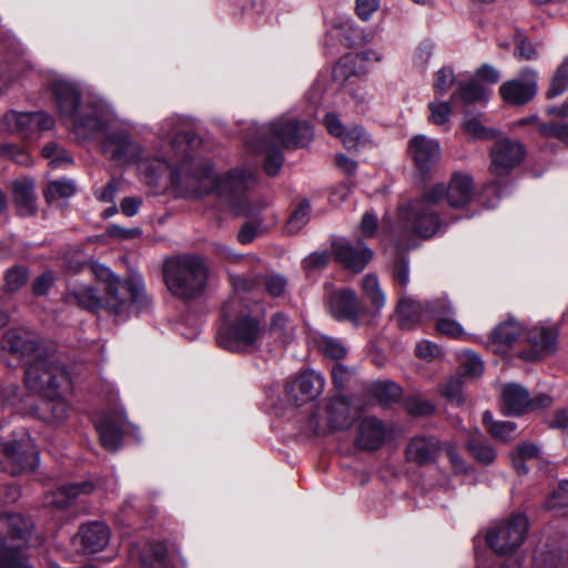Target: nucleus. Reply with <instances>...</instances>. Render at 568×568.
I'll list each match as a JSON object with an SVG mask.
<instances>
[{
	"label": "nucleus",
	"mask_w": 568,
	"mask_h": 568,
	"mask_svg": "<svg viewBox=\"0 0 568 568\" xmlns=\"http://www.w3.org/2000/svg\"><path fill=\"white\" fill-rule=\"evenodd\" d=\"M179 118L166 119L161 125V139L172 138V154L165 156L168 166L162 173L170 170L171 184L183 196L202 199L212 194L234 214L250 217L251 221L241 226L237 240L242 244L252 243L267 231L260 213L267 207L268 202L264 199L250 197V191L257 184L256 170L240 166L219 174L211 162H194L191 149L197 138L191 131L179 129Z\"/></svg>",
	"instance_id": "nucleus-1"
},
{
	"label": "nucleus",
	"mask_w": 568,
	"mask_h": 568,
	"mask_svg": "<svg viewBox=\"0 0 568 568\" xmlns=\"http://www.w3.org/2000/svg\"><path fill=\"white\" fill-rule=\"evenodd\" d=\"M51 90L61 116L72 125L78 139L90 140L104 133L101 148L103 153L121 163H138L139 171L148 184L155 183L168 166V153L144 156L141 146L122 130H109L115 120L111 105L102 99H82L77 83L59 77Z\"/></svg>",
	"instance_id": "nucleus-2"
},
{
	"label": "nucleus",
	"mask_w": 568,
	"mask_h": 568,
	"mask_svg": "<svg viewBox=\"0 0 568 568\" xmlns=\"http://www.w3.org/2000/svg\"><path fill=\"white\" fill-rule=\"evenodd\" d=\"M474 194L471 178L467 174L455 173L447 186L435 184L426 190L419 199L413 200L398 209V217L422 237H432L440 230L437 206L446 197L452 207L467 205Z\"/></svg>",
	"instance_id": "nucleus-3"
},
{
	"label": "nucleus",
	"mask_w": 568,
	"mask_h": 568,
	"mask_svg": "<svg viewBox=\"0 0 568 568\" xmlns=\"http://www.w3.org/2000/svg\"><path fill=\"white\" fill-rule=\"evenodd\" d=\"M254 136L245 138L246 145L255 152L265 153L264 170L270 176L278 174L283 165V154L278 146L302 148L314 136L312 125L292 115H283L267 125L255 129Z\"/></svg>",
	"instance_id": "nucleus-4"
},
{
	"label": "nucleus",
	"mask_w": 568,
	"mask_h": 568,
	"mask_svg": "<svg viewBox=\"0 0 568 568\" xmlns=\"http://www.w3.org/2000/svg\"><path fill=\"white\" fill-rule=\"evenodd\" d=\"M209 268L201 256L185 254L173 257L164 264V281L168 290L176 297L191 301L204 294Z\"/></svg>",
	"instance_id": "nucleus-5"
},
{
	"label": "nucleus",
	"mask_w": 568,
	"mask_h": 568,
	"mask_svg": "<svg viewBox=\"0 0 568 568\" xmlns=\"http://www.w3.org/2000/svg\"><path fill=\"white\" fill-rule=\"evenodd\" d=\"M240 304V298L235 295L231 297L223 306V314L229 321L217 333L219 345L230 352H246L257 346L262 336L260 322L251 316L242 314L232 321L233 313Z\"/></svg>",
	"instance_id": "nucleus-6"
},
{
	"label": "nucleus",
	"mask_w": 568,
	"mask_h": 568,
	"mask_svg": "<svg viewBox=\"0 0 568 568\" xmlns=\"http://www.w3.org/2000/svg\"><path fill=\"white\" fill-rule=\"evenodd\" d=\"M26 387L41 396H54L58 389H64L69 385V378L63 367L44 354H38L27 363L24 373Z\"/></svg>",
	"instance_id": "nucleus-7"
},
{
	"label": "nucleus",
	"mask_w": 568,
	"mask_h": 568,
	"mask_svg": "<svg viewBox=\"0 0 568 568\" xmlns=\"http://www.w3.org/2000/svg\"><path fill=\"white\" fill-rule=\"evenodd\" d=\"M527 530V517L518 514L495 525L488 531L486 541L498 556H509L521 546Z\"/></svg>",
	"instance_id": "nucleus-8"
},
{
	"label": "nucleus",
	"mask_w": 568,
	"mask_h": 568,
	"mask_svg": "<svg viewBox=\"0 0 568 568\" xmlns=\"http://www.w3.org/2000/svg\"><path fill=\"white\" fill-rule=\"evenodd\" d=\"M98 276L105 283L104 307L114 314L123 311L129 298L136 301L144 292L141 280L122 281L108 267L99 266Z\"/></svg>",
	"instance_id": "nucleus-9"
},
{
	"label": "nucleus",
	"mask_w": 568,
	"mask_h": 568,
	"mask_svg": "<svg viewBox=\"0 0 568 568\" xmlns=\"http://www.w3.org/2000/svg\"><path fill=\"white\" fill-rule=\"evenodd\" d=\"M329 312L336 320L352 322L355 326L374 324L375 314L362 307L356 293L352 290L335 291L328 298Z\"/></svg>",
	"instance_id": "nucleus-10"
},
{
	"label": "nucleus",
	"mask_w": 568,
	"mask_h": 568,
	"mask_svg": "<svg viewBox=\"0 0 568 568\" xmlns=\"http://www.w3.org/2000/svg\"><path fill=\"white\" fill-rule=\"evenodd\" d=\"M38 463V453L29 437L12 443L0 442V470L13 476L33 468Z\"/></svg>",
	"instance_id": "nucleus-11"
},
{
	"label": "nucleus",
	"mask_w": 568,
	"mask_h": 568,
	"mask_svg": "<svg viewBox=\"0 0 568 568\" xmlns=\"http://www.w3.org/2000/svg\"><path fill=\"white\" fill-rule=\"evenodd\" d=\"M30 524L19 514H0V554L20 552L27 546Z\"/></svg>",
	"instance_id": "nucleus-12"
},
{
	"label": "nucleus",
	"mask_w": 568,
	"mask_h": 568,
	"mask_svg": "<svg viewBox=\"0 0 568 568\" xmlns=\"http://www.w3.org/2000/svg\"><path fill=\"white\" fill-rule=\"evenodd\" d=\"M503 409L508 415H521L530 410L547 407L551 404V397L539 394L530 397L528 390L519 384L505 385L501 393Z\"/></svg>",
	"instance_id": "nucleus-13"
},
{
	"label": "nucleus",
	"mask_w": 568,
	"mask_h": 568,
	"mask_svg": "<svg viewBox=\"0 0 568 568\" xmlns=\"http://www.w3.org/2000/svg\"><path fill=\"white\" fill-rule=\"evenodd\" d=\"M538 73L532 68H524L515 79L504 82L499 88L503 100L513 105L528 103L537 93Z\"/></svg>",
	"instance_id": "nucleus-14"
},
{
	"label": "nucleus",
	"mask_w": 568,
	"mask_h": 568,
	"mask_svg": "<svg viewBox=\"0 0 568 568\" xmlns=\"http://www.w3.org/2000/svg\"><path fill=\"white\" fill-rule=\"evenodd\" d=\"M6 130L23 138H30L36 131L51 130L54 119L47 112H16L10 111L3 116Z\"/></svg>",
	"instance_id": "nucleus-15"
},
{
	"label": "nucleus",
	"mask_w": 568,
	"mask_h": 568,
	"mask_svg": "<svg viewBox=\"0 0 568 568\" xmlns=\"http://www.w3.org/2000/svg\"><path fill=\"white\" fill-rule=\"evenodd\" d=\"M408 152L418 172L426 176L438 165L442 148L436 139L418 134L410 139Z\"/></svg>",
	"instance_id": "nucleus-16"
},
{
	"label": "nucleus",
	"mask_w": 568,
	"mask_h": 568,
	"mask_svg": "<svg viewBox=\"0 0 568 568\" xmlns=\"http://www.w3.org/2000/svg\"><path fill=\"white\" fill-rule=\"evenodd\" d=\"M523 145L509 139L495 143L490 151L491 172L497 176H505L524 159Z\"/></svg>",
	"instance_id": "nucleus-17"
},
{
	"label": "nucleus",
	"mask_w": 568,
	"mask_h": 568,
	"mask_svg": "<svg viewBox=\"0 0 568 568\" xmlns=\"http://www.w3.org/2000/svg\"><path fill=\"white\" fill-rule=\"evenodd\" d=\"M0 347L26 364L43 352L33 336L24 329L7 331L0 341Z\"/></svg>",
	"instance_id": "nucleus-18"
},
{
	"label": "nucleus",
	"mask_w": 568,
	"mask_h": 568,
	"mask_svg": "<svg viewBox=\"0 0 568 568\" xmlns=\"http://www.w3.org/2000/svg\"><path fill=\"white\" fill-rule=\"evenodd\" d=\"M324 388V378L313 369L303 372L286 385V393L297 406L314 400Z\"/></svg>",
	"instance_id": "nucleus-19"
},
{
	"label": "nucleus",
	"mask_w": 568,
	"mask_h": 568,
	"mask_svg": "<svg viewBox=\"0 0 568 568\" xmlns=\"http://www.w3.org/2000/svg\"><path fill=\"white\" fill-rule=\"evenodd\" d=\"M332 250L335 258L354 272L363 271L373 257L372 250L364 243L355 247L344 239L334 241Z\"/></svg>",
	"instance_id": "nucleus-20"
},
{
	"label": "nucleus",
	"mask_w": 568,
	"mask_h": 568,
	"mask_svg": "<svg viewBox=\"0 0 568 568\" xmlns=\"http://www.w3.org/2000/svg\"><path fill=\"white\" fill-rule=\"evenodd\" d=\"M436 300L427 303L423 306L419 302L413 298L402 295L397 304V315L399 324L403 328L410 329L416 324L432 320V308H435Z\"/></svg>",
	"instance_id": "nucleus-21"
},
{
	"label": "nucleus",
	"mask_w": 568,
	"mask_h": 568,
	"mask_svg": "<svg viewBox=\"0 0 568 568\" xmlns=\"http://www.w3.org/2000/svg\"><path fill=\"white\" fill-rule=\"evenodd\" d=\"M110 536L109 527L102 521L84 524L78 532L82 549L87 554L102 551L109 545Z\"/></svg>",
	"instance_id": "nucleus-22"
},
{
	"label": "nucleus",
	"mask_w": 568,
	"mask_h": 568,
	"mask_svg": "<svg viewBox=\"0 0 568 568\" xmlns=\"http://www.w3.org/2000/svg\"><path fill=\"white\" fill-rule=\"evenodd\" d=\"M93 489L94 484L90 480H84L79 484H67L47 494L44 497V505L47 507L63 509L77 497L90 494Z\"/></svg>",
	"instance_id": "nucleus-23"
},
{
	"label": "nucleus",
	"mask_w": 568,
	"mask_h": 568,
	"mask_svg": "<svg viewBox=\"0 0 568 568\" xmlns=\"http://www.w3.org/2000/svg\"><path fill=\"white\" fill-rule=\"evenodd\" d=\"M386 438V429L381 420L375 417H365L358 426L356 446L361 449H378Z\"/></svg>",
	"instance_id": "nucleus-24"
},
{
	"label": "nucleus",
	"mask_w": 568,
	"mask_h": 568,
	"mask_svg": "<svg viewBox=\"0 0 568 568\" xmlns=\"http://www.w3.org/2000/svg\"><path fill=\"white\" fill-rule=\"evenodd\" d=\"M101 444L109 450L121 446L124 418L121 414H105L97 422Z\"/></svg>",
	"instance_id": "nucleus-25"
},
{
	"label": "nucleus",
	"mask_w": 568,
	"mask_h": 568,
	"mask_svg": "<svg viewBox=\"0 0 568 568\" xmlns=\"http://www.w3.org/2000/svg\"><path fill=\"white\" fill-rule=\"evenodd\" d=\"M439 442L433 436H416L406 446L405 455L408 462L419 465L433 462L439 452Z\"/></svg>",
	"instance_id": "nucleus-26"
},
{
	"label": "nucleus",
	"mask_w": 568,
	"mask_h": 568,
	"mask_svg": "<svg viewBox=\"0 0 568 568\" xmlns=\"http://www.w3.org/2000/svg\"><path fill=\"white\" fill-rule=\"evenodd\" d=\"M432 320L437 321V331L450 337H458L463 334V328L458 322L450 317L454 314L452 304L445 298L436 300L435 308H432Z\"/></svg>",
	"instance_id": "nucleus-27"
},
{
	"label": "nucleus",
	"mask_w": 568,
	"mask_h": 568,
	"mask_svg": "<svg viewBox=\"0 0 568 568\" xmlns=\"http://www.w3.org/2000/svg\"><path fill=\"white\" fill-rule=\"evenodd\" d=\"M328 425L334 430L348 428L354 420L349 400L345 396L334 397L327 406Z\"/></svg>",
	"instance_id": "nucleus-28"
},
{
	"label": "nucleus",
	"mask_w": 568,
	"mask_h": 568,
	"mask_svg": "<svg viewBox=\"0 0 568 568\" xmlns=\"http://www.w3.org/2000/svg\"><path fill=\"white\" fill-rule=\"evenodd\" d=\"M14 203L22 215H32L36 213V195L33 181L20 179L12 182L11 185Z\"/></svg>",
	"instance_id": "nucleus-29"
},
{
	"label": "nucleus",
	"mask_w": 568,
	"mask_h": 568,
	"mask_svg": "<svg viewBox=\"0 0 568 568\" xmlns=\"http://www.w3.org/2000/svg\"><path fill=\"white\" fill-rule=\"evenodd\" d=\"M521 333L523 328L518 322L514 320L506 321L498 325L491 333V345L496 347V352H505L518 339Z\"/></svg>",
	"instance_id": "nucleus-30"
},
{
	"label": "nucleus",
	"mask_w": 568,
	"mask_h": 568,
	"mask_svg": "<svg viewBox=\"0 0 568 568\" xmlns=\"http://www.w3.org/2000/svg\"><path fill=\"white\" fill-rule=\"evenodd\" d=\"M67 300L70 304H77L80 307L98 312L104 308L103 300L97 294L90 285H77L68 294Z\"/></svg>",
	"instance_id": "nucleus-31"
},
{
	"label": "nucleus",
	"mask_w": 568,
	"mask_h": 568,
	"mask_svg": "<svg viewBox=\"0 0 568 568\" xmlns=\"http://www.w3.org/2000/svg\"><path fill=\"white\" fill-rule=\"evenodd\" d=\"M62 389H58L54 396H42L44 402L40 407L41 418L48 423L60 424L65 420L69 412L67 400L61 396Z\"/></svg>",
	"instance_id": "nucleus-32"
},
{
	"label": "nucleus",
	"mask_w": 568,
	"mask_h": 568,
	"mask_svg": "<svg viewBox=\"0 0 568 568\" xmlns=\"http://www.w3.org/2000/svg\"><path fill=\"white\" fill-rule=\"evenodd\" d=\"M361 288L372 306L369 312L374 313L376 317L386 303V296L381 287L378 277L375 274H366L361 280Z\"/></svg>",
	"instance_id": "nucleus-33"
},
{
	"label": "nucleus",
	"mask_w": 568,
	"mask_h": 568,
	"mask_svg": "<svg viewBox=\"0 0 568 568\" xmlns=\"http://www.w3.org/2000/svg\"><path fill=\"white\" fill-rule=\"evenodd\" d=\"M140 562L143 568H171L166 548L161 542L145 545Z\"/></svg>",
	"instance_id": "nucleus-34"
},
{
	"label": "nucleus",
	"mask_w": 568,
	"mask_h": 568,
	"mask_svg": "<svg viewBox=\"0 0 568 568\" xmlns=\"http://www.w3.org/2000/svg\"><path fill=\"white\" fill-rule=\"evenodd\" d=\"M558 336L556 326L537 325L527 332L528 342L541 351L551 352Z\"/></svg>",
	"instance_id": "nucleus-35"
},
{
	"label": "nucleus",
	"mask_w": 568,
	"mask_h": 568,
	"mask_svg": "<svg viewBox=\"0 0 568 568\" xmlns=\"http://www.w3.org/2000/svg\"><path fill=\"white\" fill-rule=\"evenodd\" d=\"M483 422L487 432L498 440H509L513 438L517 425L514 422L508 420H495L493 414L486 410L483 415Z\"/></svg>",
	"instance_id": "nucleus-36"
},
{
	"label": "nucleus",
	"mask_w": 568,
	"mask_h": 568,
	"mask_svg": "<svg viewBox=\"0 0 568 568\" xmlns=\"http://www.w3.org/2000/svg\"><path fill=\"white\" fill-rule=\"evenodd\" d=\"M313 343L318 352L333 359L344 358L347 354V347L344 343L328 335H315L313 336Z\"/></svg>",
	"instance_id": "nucleus-37"
},
{
	"label": "nucleus",
	"mask_w": 568,
	"mask_h": 568,
	"mask_svg": "<svg viewBox=\"0 0 568 568\" xmlns=\"http://www.w3.org/2000/svg\"><path fill=\"white\" fill-rule=\"evenodd\" d=\"M469 454L480 464L489 465L496 459V452L479 434L467 442Z\"/></svg>",
	"instance_id": "nucleus-38"
},
{
	"label": "nucleus",
	"mask_w": 568,
	"mask_h": 568,
	"mask_svg": "<svg viewBox=\"0 0 568 568\" xmlns=\"http://www.w3.org/2000/svg\"><path fill=\"white\" fill-rule=\"evenodd\" d=\"M356 59L357 57L354 54H346L334 65L332 78L338 88H342L352 77L357 74Z\"/></svg>",
	"instance_id": "nucleus-39"
},
{
	"label": "nucleus",
	"mask_w": 568,
	"mask_h": 568,
	"mask_svg": "<svg viewBox=\"0 0 568 568\" xmlns=\"http://www.w3.org/2000/svg\"><path fill=\"white\" fill-rule=\"evenodd\" d=\"M458 94L463 102L469 104L477 102H486L489 98L490 92L477 80H471L469 82L459 84Z\"/></svg>",
	"instance_id": "nucleus-40"
},
{
	"label": "nucleus",
	"mask_w": 568,
	"mask_h": 568,
	"mask_svg": "<svg viewBox=\"0 0 568 568\" xmlns=\"http://www.w3.org/2000/svg\"><path fill=\"white\" fill-rule=\"evenodd\" d=\"M430 112L429 121L436 125L444 126L445 130L449 129L450 115L453 112L449 101H433L428 103Z\"/></svg>",
	"instance_id": "nucleus-41"
},
{
	"label": "nucleus",
	"mask_w": 568,
	"mask_h": 568,
	"mask_svg": "<svg viewBox=\"0 0 568 568\" xmlns=\"http://www.w3.org/2000/svg\"><path fill=\"white\" fill-rule=\"evenodd\" d=\"M311 205L308 201L304 200L297 209L291 214L285 230L288 234H295L300 232L310 221Z\"/></svg>",
	"instance_id": "nucleus-42"
},
{
	"label": "nucleus",
	"mask_w": 568,
	"mask_h": 568,
	"mask_svg": "<svg viewBox=\"0 0 568 568\" xmlns=\"http://www.w3.org/2000/svg\"><path fill=\"white\" fill-rule=\"evenodd\" d=\"M348 150H358L369 143L367 133L361 126L347 128L338 138Z\"/></svg>",
	"instance_id": "nucleus-43"
},
{
	"label": "nucleus",
	"mask_w": 568,
	"mask_h": 568,
	"mask_svg": "<svg viewBox=\"0 0 568 568\" xmlns=\"http://www.w3.org/2000/svg\"><path fill=\"white\" fill-rule=\"evenodd\" d=\"M77 189L71 180H57L51 182L45 191V199L48 202L55 201L58 199L70 197L75 193Z\"/></svg>",
	"instance_id": "nucleus-44"
},
{
	"label": "nucleus",
	"mask_w": 568,
	"mask_h": 568,
	"mask_svg": "<svg viewBox=\"0 0 568 568\" xmlns=\"http://www.w3.org/2000/svg\"><path fill=\"white\" fill-rule=\"evenodd\" d=\"M568 89V58H566L557 68L548 89L547 97L556 98Z\"/></svg>",
	"instance_id": "nucleus-45"
},
{
	"label": "nucleus",
	"mask_w": 568,
	"mask_h": 568,
	"mask_svg": "<svg viewBox=\"0 0 568 568\" xmlns=\"http://www.w3.org/2000/svg\"><path fill=\"white\" fill-rule=\"evenodd\" d=\"M42 155L49 161V164L55 168L67 166L72 163V158L59 144L51 142L42 149Z\"/></svg>",
	"instance_id": "nucleus-46"
},
{
	"label": "nucleus",
	"mask_w": 568,
	"mask_h": 568,
	"mask_svg": "<svg viewBox=\"0 0 568 568\" xmlns=\"http://www.w3.org/2000/svg\"><path fill=\"white\" fill-rule=\"evenodd\" d=\"M484 372L481 359L473 352L466 351L459 358V373L464 376L476 377Z\"/></svg>",
	"instance_id": "nucleus-47"
},
{
	"label": "nucleus",
	"mask_w": 568,
	"mask_h": 568,
	"mask_svg": "<svg viewBox=\"0 0 568 568\" xmlns=\"http://www.w3.org/2000/svg\"><path fill=\"white\" fill-rule=\"evenodd\" d=\"M23 390L12 382H0V404L16 407L23 400Z\"/></svg>",
	"instance_id": "nucleus-48"
},
{
	"label": "nucleus",
	"mask_w": 568,
	"mask_h": 568,
	"mask_svg": "<svg viewBox=\"0 0 568 568\" xmlns=\"http://www.w3.org/2000/svg\"><path fill=\"white\" fill-rule=\"evenodd\" d=\"M373 395L384 403H390L399 398L400 388L390 381L375 382L372 385Z\"/></svg>",
	"instance_id": "nucleus-49"
},
{
	"label": "nucleus",
	"mask_w": 568,
	"mask_h": 568,
	"mask_svg": "<svg viewBox=\"0 0 568 568\" xmlns=\"http://www.w3.org/2000/svg\"><path fill=\"white\" fill-rule=\"evenodd\" d=\"M480 118L481 114L474 115L470 112H466L463 122L464 131L475 139H488L490 138V132L484 126Z\"/></svg>",
	"instance_id": "nucleus-50"
},
{
	"label": "nucleus",
	"mask_w": 568,
	"mask_h": 568,
	"mask_svg": "<svg viewBox=\"0 0 568 568\" xmlns=\"http://www.w3.org/2000/svg\"><path fill=\"white\" fill-rule=\"evenodd\" d=\"M28 281V270L23 266H14L6 274V288L10 292L20 290Z\"/></svg>",
	"instance_id": "nucleus-51"
},
{
	"label": "nucleus",
	"mask_w": 568,
	"mask_h": 568,
	"mask_svg": "<svg viewBox=\"0 0 568 568\" xmlns=\"http://www.w3.org/2000/svg\"><path fill=\"white\" fill-rule=\"evenodd\" d=\"M516 58L521 60H534L538 57L536 47L523 34L515 37V51Z\"/></svg>",
	"instance_id": "nucleus-52"
},
{
	"label": "nucleus",
	"mask_w": 568,
	"mask_h": 568,
	"mask_svg": "<svg viewBox=\"0 0 568 568\" xmlns=\"http://www.w3.org/2000/svg\"><path fill=\"white\" fill-rule=\"evenodd\" d=\"M455 81L454 72L450 68L439 69L434 77V90L437 94H445Z\"/></svg>",
	"instance_id": "nucleus-53"
},
{
	"label": "nucleus",
	"mask_w": 568,
	"mask_h": 568,
	"mask_svg": "<svg viewBox=\"0 0 568 568\" xmlns=\"http://www.w3.org/2000/svg\"><path fill=\"white\" fill-rule=\"evenodd\" d=\"M442 394L452 403L464 402L462 381L458 376L449 378L442 387Z\"/></svg>",
	"instance_id": "nucleus-54"
},
{
	"label": "nucleus",
	"mask_w": 568,
	"mask_h": 568,
	"mask_svg": "<svg viewBox=\"0 0 568 568\" xmlns=\"http://www.w3.org/2000/svg\"><path fill=\"white\" fill-rule=\"evenodd\" d=\"M546 507L549 509L568 508V479L559 484L558 489L547 499Z\"/></svg>",
	"instance_id": "nucleus-55"
},
{
	"label": "nucleus",
	"mask_w": 568,
	"mask_h": 568,
	"mask_svg": "<svg viewBox=\"0 0 568 568\" xmlns=\"http://www.w3.org/2000/svg\"><path fill=\"white\" fill-rule=\"evenodd\" d=\"M538 132L546 138H556L568 144V123L555 124L541 123L538 125Z\"/></svg>",
	"instance_id": "nucleus-56"
},
{
	"label": "nucleus",
	"mask_w": 568,
	"mask_h": 568,
	"mask_svg": "<svg viewBox=\"0 0 568 568\" xmlns=\"http://www.w3.org/2000/svg\"><path fill=\"white\" fill-rule=\"evenodd\" d=\"M406 410L413 416H425L430 415L435 406L429 400L412 397L406 400Z\"/></svg>",
	"instance_id": "nucleus-57"
},
{
	"label": "nucleus",
	"mask_w": 568,
	"mask_h": 568,
	"mask_svg": "<svg viewBox=\"0 0 568 568\" xmlns=\"http://www.w3.org/2000/svg\"><path fill=\"white\" fill-rule=\"evenodd\" d=\"M292 327L288 323L287 317L282 313H276L271 323V332L277 338L286 341L291 337Z\"/></svg>",
	"instance_id": "nucleus-58"
},
{
	"label": "nucleus",
	"mask_w": 568,
	"mask_h": 568,
	"mask_svg": "<svg viewBox=\"0 0 568 568\" xmlns=\"http://www.w3.org/2000/svg\"><path fill=\"white\" fill-rule=\"evenodd\" d=\"M263 284L271 296L278 297L285 293L287 283L284 276L280 274H270L264 278Z\"/></svg>",
	"instance_id": "nucleus-59"
},
{
	"label": "nucleus",
	"mask_w": 568,
	"mask_h": 568,
	"mask_svg": "<svg viewBox=\"0 0 568 568\" xmlns=\"http://www.w3.org/2000/svg\"><path fill=\"white\" fill-rule=\"evenodd\" d=\"M0 568H33L28 564L23 551L0 554Z\"/></svg>",
	"instance_id": "nucleus-60"
},
{
	"label": "nucleus",
	"mask_w": 568,
	"mask_h": 568,
	"mask_svg": "<svg viewBox=\"0 0 568 568\" xmlns=\"http://www.w3.org/2000/svg\"><path fill=\"white\" fill-rule=\"evenodd\" d=\"M0 156L12 159L22 165H27L30 162L29 154L22 148L14 144L0 145Z\"/></svg>",
	"instance_id": "nucleus-61"
},
{
	"label": "nucleus",
	"mask_w": 568,
	"mask_h": 568,
	"mask_svg": "<svg viewBox=\"0 0 568 568\" xmlns=\"http://www.w3.org/2000/svg\"><path fill=\"white\" fill-rule=\"evenodd\" d=\"M329 261V254L326 252H314L306 256L303 261V266L306 271H314L323 268Z\"/></svg>",
	"instance_id": "nucleus-62"
},
{
	"label": "nucleus",
	"mask_w": 568,
	"mask_h": 568,
	"mask_svg": "<svg viewBox=\"0 0 568 568\" xmlns=\"http://www.w3.org/2000/svg\"><path fill=\"white\" fill-rule=\"evenodd\" d=\"M353 375V372L342 365V364H335L332 368V379H333V383L334 385L339 388V389H343L347 382L349 381V378L352 377Z\"/></svg>",
	"instance_id": "nucleus-63"
},
{
	"label": "nucleus",
	"mask_w": 568,
	"mask_h": 568,
	"mask_svg": "<svg viewBox=\"0 0 568 568\" xmlns=\"http://www.w3.org/2000/svg\"><path fill=\"white\" fill-rule=\"evenodd\" d=\"M433 54V47L430 43H420L413 54V63L417 68H425Z\"/></svg>",
	"instance_id": "nucleus-64"
}]
</instances>
